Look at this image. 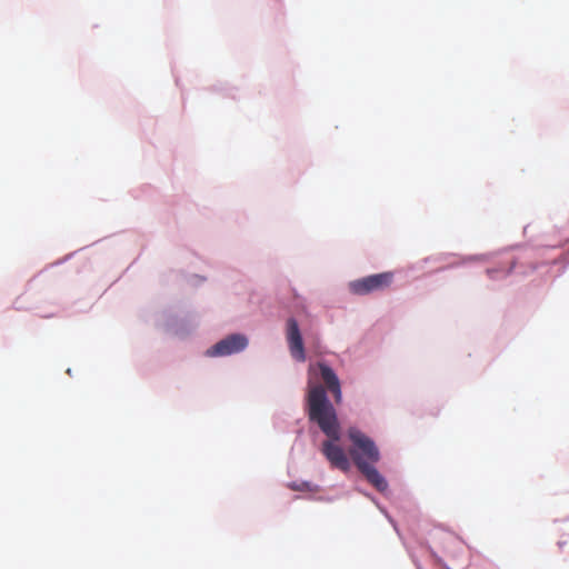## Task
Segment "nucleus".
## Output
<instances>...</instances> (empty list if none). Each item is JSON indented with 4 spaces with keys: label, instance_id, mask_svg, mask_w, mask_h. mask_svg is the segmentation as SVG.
Returning a JSON list of instances; mask_svg holds the SVG:
<instances>
[{
    "label": "nucleus",
    "instance_id": "nucleus-1",
    "mask_svg": "<svg viewBox=\"0 0 569 569\" xmlns=\"http://www.w3.org/2000/svg\"><path fill=\"white\" fill-rule=\"evenodd\" d=\"M307 407L309 420L316 422L328 437L321 445V452L332 468L341 471L350 469L345 450L337 443L340 440V425L336 410L327 397L323 386L309 381Z\"/></svg>",
    "mask_w": 569,
    "mask_h": 569
},
{
    "label": "nucleus",
    "instance_id": "nucleus-9",
    "mask_svg": "<svg viewBox=\"0 0 569 569\" xmlns=\"http://www.w3.org/2000/svg\"><path fill=\"white\" fill-rule=\"evenodd\" d=\"M313 368H315V366H312V365H311V366L309 367V371H310V372H312V371H313Z\"/></svg>",
    "mask_w": 569,
    "mask_h": 569
},
{
    "label": "nucleus",
    "instance_id": "nucleus-2",
    "mask_svg": "<svg viewBox=\"0 0 569 569\" xmlns=\"http://www.w3.org/2000/svg\"><path fill=\"white\" fill-rule=\"evenodd\" d=\"M348 437L352 442L349 453L358 470L378 491H386L388 482L375 467L380 460V452L373 440L356 427L348 429Z\"/></svg>",
    "mask_w": 569,
    "mask_h": 569
},
{
    "label": "nucleus",
    "instance_id": "nucleus-6",
    "mask_svg": "<svg viewBox=\"0 0 569 569\" xmlns=\"http://www.w3.org/2000/svg\"><path fill=\"white\" fill-rule=\"evenodd\" d=\"M319 368L321 378L327 389L333 395L336 403H340L342 400V392L340 381L335 373V371L326 363L319 362L317 365Z\"/></svg>",
    "mask_w": 569,
    "mask_h": 569
},
{
    "label": "nucleus",
    "instance_id": "nucleus-7",
    "mask_svg": "<svg viewBox=\"0 0 569 569\" xmlns=\"http://www.w3.org/2000/svg\"><path fill=\"white\" fill-rule=\"evenodd\" d=\"M290 488L296 491H311L312 490L311 483H309V482H301V483L293 482L290 485Z\"/></svg>",
    "mask_w": 569,
    "mask_h": 569
},
{
    "label": "nucleus",
    "instance_id": "nucleus-8",
    "mask_svg": "<svg viewBox=\"0 0 569 569\" xmlns=\"http://www.w3.org/2000/svg\"><path fill=\"white\" fill-rule=\"evenodd\" d=\"M566 543H567L566 540L558 541V546H559L560 549H562Z\"/></svg>",
    "mask_w": 569,
    "mask_h": 569
},
{
    "label": "nucleus",
    "instance_id": "nucleus-4",
    "mask_svg": "<svg viewBox=\"0 0 569 569\" xmlns=\"http://www.w3.org/2000/svg\"><path fill=\"white\" fill-rule=\"evenodd\" d=\"M248 346L243 335L234 333L218 341L206 351L208 357H224L242 351Z\"/></svg>",
    "mask_w": 569,
    "mask_h": 569
},
{
    "label": "nucleus",
    "instance_id": "nucleus-3",
    "mask_svg": "<svg viewBox=\"0 0 569 569\" xmlns=\"http://www.w3.org/2000/svg\"><path fill=\"white\" fill-rule=\"evenodd\" d=\"M393 281V272L387 271L367 276L349 283V290L353 295L366 296L387 289Z\"/></svg>",
    "mask_w": 569,
    "mask_h": 569
},
{
    "label": "nucleus",
    "instance_id": "nucleus-5",
    "mask_svg": "<svg viewBox=\"0 0 569 569\" xmlns=\"http://www.w3.org/2000/svg\"><path fill=\"white\" fill-rule=\"evenodd\" d=\"M287 341L292 358L299 362H303L306 360V352L302 336L298 322L293 318L287 321Z\"/></svg>",
    "mask_w": 569,
    "mask_h": 569
}]
</instances>
